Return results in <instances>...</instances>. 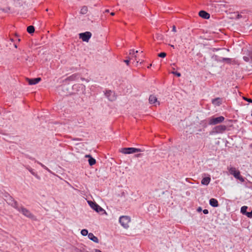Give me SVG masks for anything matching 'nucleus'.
Here are the masks:
<instances>
[{
	"label": "nucleus",
	"mask_w": 252,
	"mask_h": 252,
	"mask_svg": "<svg viewBox=\"0 0 252 252\" xmlns=\"http://www.w3.org/2000/svg\"><path fill=\"white\" fill-rule=\"evenodd\" d=\"M0 196L3 198L9 205L15 209L18 208V202L7 192L0 190Z\"/></svg>",
	"instance_id": "nucleus-1"
},
{
	"label": "nucleus",
	"mask_w": 252,
	"mask_h": 252,
	"mask_svg": "<svg viewBox=\"0 0 252 252\" xmlns=\"http://www.w3.org/2000/svg\"><path fill=\"white\" fill-rule=\"evenodd\" d=\"M58 93L63 96H67L72 94L71 88L68 83L63 82V84L58 87Z\"/></svg>",
	"instance_id": "nucleus-2"
},
{
	"label": "nucleus",
	"mask_w": 252,
	"mask_h": 252,
	"mask_svg": "<svg viewBox=\"0 0 252 252\" xmlns=\"http://www.w3.org/2000/svg\"><path fill=\"white\" fill-rule=\"evenodd\" d=\"M72 94H81L85 93L86 87L82 84H76L71 87Z\"/></svg>",
	"instance_id": "nucleus-3"
},
{
	"label": "nucleus",
	"mask_w": 252,
	"mask_h": 252,
	"mask_svg": "<svg viewBox=\"0 0 252 252\" xmlns=\"http://www.w3.org/2000/svg\"><path fill=\"white\" fill-rule=\"evenodd\" d=\"M229 172L236 179L239 180L241 182H244L245 181V178L243 177L240 173L239 170H237L235 167H232L229 169Z\"/></svg>",
	"instance_id": "nucleus-4"
},
{
	"label": "nucleus",
	"mask_w": 252,
	"mask_h": 252,
	"mask_svg": "<svg viewBox=\"0 0 252 252\" xmlns=\"http://www.w3.org/2000/svg\"><path fill=\"white\" fill-rule=\"evenodd\" d=\"M88 204L92 209L94 210L96 212L103 215L106 214V211L101 207H100L95 202L93 201H88Z\"/></svg>",
	"instance_id": "nucleus-5"
},
{
	"label": "nucleus",
	"mask_w": 252,
	"mask_h": 252,
	"mask_svg": "<svg viewBox=\"0 0 252 252\" xmlns=\"http://www.w3.org/2000/svg\"><path fill=\"white\" fill-rule=\"evenodd\" d=\"M119 151L120 152L124 154H131L143 151V150L141 149L134 147L123 148L120 149Z\"/></svg>",
	"instance_id": "nucleus-6"
},
{
	"label": "nucleus",
	"mask_w": 252,
	"mask_h": 252,
	"mask_svg": "<svg viewBox=\"0 0 252 252\" xmlns=\"http://www.w3.org/2000/svg\"><path fill=\"white\" fill-rule=\"evenodd\" d=\"M227 129V126L225 125H220L213 128L210 131V134L214 135L216 134L222 133Z\"/></svg>",
	"instance_id": "nucleus-7"
},
{
	"label": "nucleus",
	"mask_w": 252,
	"mask_h": 252,
	"mask_svg": "<svg viewBox=\"0 0 252 252\" xmlns=\"http://www.w3.org/2000/svg\"><path fill=\"white\" fill-rule=\"evenodd\" d=\"M225 120V118L222 116L217 117L214 116L211 117L209 119L208 124L209 125H216L222 123Z\"/></svg>",
	"instance_id": "nucleus-8"
},
{
	"label": "nucleus",
	"mask_w": 252,
	"mask_h": 252,
	"mask_svg": "<svg viewBox=\"0 0 252 252\" xmlns=\"http://www.w3.org/2000/svg\"><path fill=\"white\" fill-rule=\"evenodd\" d=\"M16 209L28 218L31 219H34L35 218V216L32 213H31L29 210L26 208H24L22 206L20 207L18 206V208Z\"/></svg>",
	"instance_id": "nucleus-9"
},
{
	"label": "nucleus",
	"mask_w": 252,
	"mask_h": 252,
	"mask_svg": "<svg viewBox=\"0 0 252 252\" xmlns=\"http://www.w3.org/2000/svg\"><path fill=\"white\" fill-rule=\"evenodd\" d=\"M130 221V218L127 216H122L119 218V222L125 228L129 227L128 223Z\"/></svg>",
	"instance_id": "nucleus-10"
},
{
	"label": "nucleus",
	"mask_w": 252,
	"mask_h": 252,
	"mask_svg": "<svg viewBox=\"0 0 252 252\" xmlns=\"http://www.w3.org/2000/svg\"><path fill=\"white\" fill-rule=\"evenodd\" d=\"M92 34L90 32H84L80 33L79 34V37L83 41L88 42L91 38Z\"/></svg>",
	"instance_id": "nucleus-11"
},
{
	"label": "nucleus",
	"mask_w": 252,
	"mask_h": 252,
	"mask_svg": "<svg viewBox=\"0 0 252 252\" xmlns=\"http://www.w3.org/2000/svg\"><path fill=\"white\" fill-rule=\"evenodd\" d=\"M105 95L110 101H115L117 98L115 93L111 90H106L105 93Z\"/></svg>",
	"instance_id": "nucleus-12"
},
{
	"label": "nucleus",
	"mask_w": 252,
	"mask_h": 252,
	"mask_svg": "<svg viewBox=\"0 0 252 252\" xmlns=\"http://www.w3.org/2000/svg\"><path fill=\"white\" fill-rule=\"evenodd\" d=\"M80 77V74L78 73H74L63 80V82L67 83L68 81H76Z\"/></svg>",
	"instance_id": "nucleus-13"
},
{
	"label": "nucleus",
	"mask_w": 252,
	"mask_h": 252,
	"mask_svg": "<svg viewBox=\"0 0 252 252\" xmlns=\"http://www.w3.org/2000/svg\"><path fill=\"white\" fill-rule=\"evenodd\" d=\"M41 80L40 77H36L33 78H27L28 84L30 85H35L38 83Z\"/></svg>",
	"instance_id": "nucleus-14"
},
{
	"label": "nucleus",
	"mask_w": 252,
	"mask_h": 252,
	"mask_svg": "<svg viewBox=\"0 0 252 252\" xmlns=\"http://www.w3.org/2000/svg\"><path fill=\"white\" fill-rule=\"evenodd\" d=\"M211 102L214 105L220 106L222 103L223 98L221 97H216L212 99Z\"/></svg>",
	"instance_id": "nucleus-15"
},
{
	"label": "nucleus",
	"mask_w": 252,
	"mask_h": 252,
	"mask_svg": "<svg viewBox=\"0 0 252 252\" xmlns=\"http://www.w3.org/2000/svg\"><path fill=\"white\" fill-rule=\"evenodd\" d=\"M199 16L205 19H209L210 17V15L209 13L205 10H200L198 13Z\"/></svg>",
	"instance_id": "nucleus-16"
},
{
	"label": "nucleus",
	"mask_w": 252,
	"mask_h": 252,
	"mask_svg": "<svg viewBox=\"0 0 252 252\" xmlns=\"http://www.w3.org/2000/svg\"><path fill=\"white\" fill-rule=\"evenodd\" d=\"M219 4H218L220 6V8H222L223 7L225 8L226 9H230V5L228 4V2L225 0H220L219 1Z\"/></svg>",
	"instance_id": "nucleus-17"
},
{
	"label": "nucleus",
	"mask_w": 252,
	"mask_h": 252,
	"mask_svg": "<svg viewBox=\"0 0 252 252\" xmlns=\"http://www.w3.org/2000/svg\"><path fill=\"white\" fill-rule=\"evenodd\" d=\"M211 181L210 176L208 175L207 177H203L201 180V183L203 185L208 186Z\"/></svg>",
	"instance_id": "nucleus-18"
},
{
	"label": "nucleus",
	"mask_w": 252,
	"mask_h": 252,
	"mask_svg": "<svg viewBox=\"0 0 252 252\" xmlns=\"http://www.w3.org/2000/svg\"><path fill=\"white\" fill-rule=\"evenodd\" d=\"M209 204L213 207H218L219 206L217 199L213 198L209 200Z\"/></svg>",
	"instance_id": "nucleus-19"
},
{
	"label": "nucleus",
	"mask_w": 252,
	"mask_h": 252,
	"mask_svg": "<svg viewBox=\"0 0 252 252\" xmlns=\"http://www.w3.org/2000/svg\"><path fill=\"white\" fill-rule=\"evenodd\" d=\"M149 103L151 104H155L156 102L159 104V102L157 100V98L154 95H150L149 98Z\"/></svg>",
	"instance_id": "nucleus-20"
},
{
	"label": "nucleus",
	"mask_w": 252,
	"mask_h": 252,
	"mask_svg": "<svg viewBox=\"0 0 252 252\" xmlns=\"http://www.w3.org/2000/svg\"><path fill=\"white\" fill-rule=\"evenodd\" d=\"M88 238L89 239L96 243H99V240L97 237L95 236L92 233H89L88 234Z\"/></svg>",
	"instance_id": "nucleus-21"
},
{
	"label": "nucleus",
	"mask_w": 252,
	"mask_h": 252,
	"mask_svg": "<svg viewBox=\"0 0 252 252\" xmlns=\"http://www.w3.org/2000/svg\"><path fill=\"white\" fill-rule=\"evenodd\" d=\"M27 31L29 34H32L35 32V28L33 26H29L27 28Z\"/></svg>",
	"instance_id": "nucleus-22"
},
{
	"label": "nucleus",
	"mask_w": 252,
	"mask_h": 252,
	"mask_svg": "<svg viewBox=\"0 0 252 252\" xmlns=\"http://www.w3.org/2000/svg\"><path fill=\"white\" fill-rule=\"evenodd\" d=\"M27 169L31 172V173L32 175H33L36 179H37L38 180H40V177L39 176H38V174L33 171V169H32L30 167L27 168Z\"/></svg>",
	"instance_id": "nucleus-23"
},
{
	"label": "nucleus",
	"mask_w": 252,
	"mask_h": 252,
	"mask_svg": "<svg viewBox=\"0 0 252 252\" xmlns=\"http://www.w3.org/2000/svg\"><path fill=\"white\" fill-rule=\"evenodd\" d=\"M248 206H242L241 208V213L244 215H246L248 211H247V209H248Z\"/></svg>",
	"instance_id": "nucleus-24"
},
{
	"label": "nucleus",
	"mask_w": 252,
	"mask_h": 252,
	"mask_svg": "<svg viewBox=\"0 0 252 252\" xmlns=\"http://www.w3.org/2000/svg\"><path fill=\"white\" fill-rule=\"evenodd\" d=\"M88 162L90 166H93L96 163V160L92 157H90V159H88Z\"/></svg>",
	"instance_id": "nucleus-25"
},
{
	"label": "nucleus",
	"mask_w": 252,
	"mask_h": 252,
	"mask_svg": "<svg viewBox=\"0 0 252 252\" xmlns=\"http://www.w3.org/2000/svg\"><path fill=\"white\" fill-rule=\"evenodd\" d=\"M88 11V7L86 6H83L80 10V13L82 14H85Z\"/></svg>",
	"instance_id": "nucleus-26"
},
{
	"label": "nucleus",
	"mask_w": 252,
	"mask_h": 252,
	"mask_svg": "<svg viewBox=\"0 0 252 252\" xmlns=\"http://www.w3.org/2000/svg\"><path fill=\"white\" fill-rule=\"evenodd\" d=\"M155 38H156L158 40L161 41L163 39V35L160 33H157L155 35Z\"/></svg>",
	"instance_id": "nucleus-27"
},
{
	"label": "nucleus",
	"mask_w": 252,
	"mask_h": 252,
	"mask_svg": "<svg viewBox=\"0 0 252 252\" xmlns=\"http://www.w3.org/2000/svg\"><path fill=\"white\" fill-rule=\"evenodd\" d=\"M81 234L83 235V236H87V235H88V234H89L88 233V230L86 229H83L81 230Z\"/></svg>",
	"instance_id": "nucleus-28"
},
{
	"label": "nucleus",
	"mask_w": 252,
	"mask_h": 252,
	"mask_svg": "<svg viewBox=\"0 0 252 252\" xmlns=\"http://www.w3.org/2000/svg\"><path fill=\"white\" fill-rule=\"evenodd\" d=\"M158 56L160 58H164L166 56V53L162 52L158 54Z\"/></svg>",
	"instance_id": "nucleus-29"
},
{
	"label": "nucleus",
	"mask_w": 252,
	"mask_h": 252,
	"mask_svg": "<svg viewBox=\"0 0 252 252\" xmlns=\"http://www.w3.org/2000/svg\"><path fill=\"white\" fill-rule=\"evenodd\" d=\"M220 57H219L218 55H214L212 57V59L214 60L215 61L218 62H219V61L220 59Z\"/></svg>",
	"instance_id": "nucleus-30"
},
{
	"label": "nucleus",
	"mask_w": 252,
	"mask_h": 252,
	"mask_svg": "<svg viewBox=\"0 0 252 252\" xmlns=\"http://www.w3.org/2000/svg\"><path fill=\"white\" fill-rule=\"evenodd\" d=\"M37 163L39 164L42 168H43L44 169L47 170L49 172H50V170L44 164H43L42 163L37 161Z\"/></svg>",
	"instance_id": "nucleus-31"
},
{
	"label": "nucleus",
	"mask_w": 252,
	"mask_h": 252,
	"mask_svg": "<svg viewBox=\"0 0 252 252\" xmlns=\"http://www.w3.org/2000/svg\"><path fill=\"white\" fill-rule=\"evenodd\" d=\"M173 74L175 75V76H176L177 77H179L181 76V73L178 72V71H172L171 72Z\"/></svg>",
	"instance_id": "nucleus-32"
},
{
	"label": "nucleus",
	"mask_w": 252,
	"mask_h": 252,
	"mask_svg": "<svg viewBox=\"0 0 252 252\" xmlns=\"http://www.w3.org/2000/svg\"><path fill=\"white\" fill-rule=\"evenodd\" d=\"M246 216L249 218H252V210L250 212H248Z\"/></svg>",
	"instance_id": "nucleus-33"
},
{
	"label": "nucleus",
	"mask_w": 252,
	"mask_h": 252,
	"mask_svg": "<svg viewBox=\"0 0 252 252\" xmlns=\"http://www.w3.org/2000/svg\"><path fill=\"white\" fill-rule=\"evenodd\" d=\"M232 59L226 58L225 62H226L227 63L230 64L232 62Z\"/></svg>",
	"instance_id": "nucleus-34"
},
{
	"label": "nucleus",
	"mask_w": 252,
	"mask_h": 252,
	"mask_svg": "<svg viewBox=\"0 0 252 252\" xmlns=\"http://www.w3.org/2000/svg\"><path fill=\"white\" fill-rule=\"evenodd\" d=\"M0 10L6 13L9 11L10 8L9 7H6V8H0Z\"/></svg>",
	"instance_id": "nucleus-35"
},
{
	"label": "nucleus",
	"mask_w": 252,
	"mask_h": 252,
	"mask_svg": "<svg viewBox=\"0 0 252 252\" xmlns=\"http://www.w3.org/2000/svg\"><path fill=\"white\" fill-rule=\"evenodd\" d=\"M243 99L249 103H252V99L250 98L244 97Z\"/></svg>",
	"instance_id": "nucleus-36"
},
{
	"label": "nucleus",
	"mask_w": 252,
	"mask_h": 252,
	"mask_svg": "<svg viewBox=\"0 0 252 252\" xmlns=\"http://www.w3.org/2000/svg\"><path fill=\"white\" fill-rule=\"evenodd\" d=\"M124 62L126 64V65H128L130 63V59L124 60Z\"/></svg>",
	"instance_id": "nucleus-37"
},
{
	"label": "nucleus",
	"mask_w": 252,
	"mask_h": 252,
	"mask_svg": "<svg viewBox=\"0 0 252 252\" xmlns=\"http://www.w3.org/2000/svg\"><path fill=\"white\" fill-rule=\"evenodd\" d=\"M225 58H221V57H220V61H219V62H221V63L225 62Z\"/></svg>",
	"instance_id": "nucleus-38"
},
{
	"label": "nucleus",
	"mask_w": 252,
	"mask_h": 252,
	"mask_svg": "<svg viewBox=\"0 0 252 252\" xmlns=\"http://www.w3.org/2000/svg\"><path fill=\"white\" fill-rule=\"evenodd\" d=\"M203 214L207 215L209 213V211L207 209H204L202 210Z\"/></svg>",
	"instance_id": "nucleus-39"
},
{
	"label": "nucleus",
	"mask_w": 252,
	"mask_h": 252,
	"mask_svg": "<svg viewBox=\"0 0 252 252\" xmlns=\"http://www.w3.org/2000/svg\"><path fill=\"white\" fill-rule=\"evenodd\" d=\"M135 54V51L134 49H131L129 50V54L130 55H133Z\"/></svg>",
	"instance_id": "nucleus-40"
},
{
	"label": "nucleus",
	"mask_w": 252,
	"mask_h": 252,
	"mask_svg": "<svg viewBox=\"0 0 252 252\" xmlns=\"http://www.w3.org/2000/svg\"><path fill=\"white\" fill-rule=\"evenodd\" d=\"M73 141H81L82 139L79 138H74L72 139Z\"/></svg>",
	"instance_id": "nucleus-41"
},
{
	"label": "nucleus",
	"mask_w": 252,
	"mask_h": 252,
	"mask_svg": "<svg viewBox=\"0 0 252 252\" xmlns=\"http://www.w3.org/2000/svg\"><path fill=\"white\" fill-rule=\"evenodd\" d=\"M142 156V154H137L135 155V157L136 158H140Z\"/></svg>",
	"instance_id": "nucleus-42"
},
{
	"label": "nucleus",
	"mask_w": 252,
	"mask_h": 252,
	"mask_svg": "<svg viewBox=\"0 0 252 252\" xmlns=\"http://www.w3.org/2000/svg\"><path fill=\"white\" fill-rule=\"evenodd\" d=\"M196 210L198 212H201V211H202V209L201 207H199L197 208Z\"/></svg>",
	"instance_id": "nucleus-43"
},
{
	"label": "nucleus",
	"mask_w": 252,
	"mask_h": 252,
	"mask_svg": "<svg viewBox=\"0 0 252 252\" xmlns=\"http://www.w3.org/2000/svg\"><path fill=\"white\" fill-rule=\"evenodd\" d=\"M172 32H176V26H173L172 27Z\"/></svg>",
	"instance_id": "nucleus-44"
},
{
	"label": "nucleus",
	"mask_w": 252,
	"mask_h": 252,
	"mask_svg": "<svg viewBox=\"0 0 252 252\" xmlns=\"http://www.w3.org/2000/svg\"><path fill=\"white\" fill-rule=\"evenodd\" d=\"M220 49V48H214L213 49V52L217 51H218V50H219Z\"/></svg>",
	"instance_id": "nucleus-45"
},
{
	"label": "nucleus",
	"mask_w": 252,
	"mask_h": 252,
	"mask_svg": "<svg viewBox=\"0 0 252 252\" xmlns=\"http://www.w3.org/2000/svg\"><path fill=\"white\" fill-rule=\"evenodd\" d=\"M121 196H124L125 197V192L123 191L121 193Z\"/></svg>",
	"instance_id": "nucleus-46"
},
{
	"label": "nucleus",
	"mask_w": 252,
	"mask_h": 252,
	"mask_svg": "<svg viewBox=\"0 0 252 252\" xmlns=\"http://www.w3.org/2000/svg\"><path fill=\"white\" fill-rule=\"evenodd\" d=\"M233 120H227V122H229V123H232L233 122ZM225 123H226V121L225 122Z\"/></svg>",
	"instance_id": "nucleus-47"
},
{
	"label": "nucleus",
	"mask_w": 252,
	"mask_h": 252,
	"mask_svg": "<svg viewBox=\"0 0 252 252\" xmlns=\"http://www.w3.org/2000/svg\"><path fill=\"white\" fill-rule=\"evenodd\" d=\"M90 157H92V156L91 155H86L85 156V157H86V158H89V159H90Z\"/></svg>",
	"instance_id": "nucleus-48"
},
{
	"label": "nucleus",
	"mask_w": 252,
	"mask_h": 252,
	"mask_svg": "<svg viewBox=\"0 0 252 252\" xmlns=\"http://www.w3.org/2000/svg\"><path fill=\"white\" fill-rule=\"evenodd\" d=\"M30 159H32V160H35V158H32V157H29V158Z\"/></svg>",
	"instance_id": "nucleus-49"
},
{
	"label": "nucleus",
	"mask_w": 252,
	"mask_h": 252,
	"mask_svg": "<svg viewBox=\"0 0 252 252\" xmlns=\"http://www.w3.org/2000/svg\"><path fill=\"white\" fill-rule=\"evenodd\" d=\"M152 64H150L148 66V68H150L151 66H152Z\"/></svg>",
	"instance_id": "nucleus-50"
},
{
	"label": "nucleus",
	"mask_w": 252,
	"mask_h": 252,
	"mask_svg": "<svg viewBox=\"0 0 252 252\" xmlns=\"http://www.w3.org/2000/svg\"><path fill=\"white\" fill-rule=\"evenodd\" d=\"M110 14L112 16H114L115 15V13L114 12H111Z\"/></svg>",
	"instance_id": "nucleus-51"
},
{
	"label": "nucleus",
	"mask_w": 252,
	"mask_h": 252,
	"mask_svg": "<svg viewBox=\"0 0 252 252\" xmlns=\"http://www.w3.org/2000/svg\"><path fill=\"white\" fill-rule=\"evenodd\" d=\"M14 47H15L16 48H17V44H16V43H15V44H14Z\"/></svg>",
	"instance_id": "nucleus-52"
},
{
	"label": "nucleus",
	"mask_w": 252,
	"mask_h": 252,
	"mask_svg": "<svg viewBox=\"0 0 252 252\" xmlns=\"http://www.w3.org/2000/svg\"><path fill=\"white\" fill-rule=\"evenodd\" d=\"M80 78H81V79L82 80H84V78H82V77H80Z\"/></svg>",
	"instance_id": "nucleus-53"
},
{
	"label": "nucleus",
	"mask_w": 252,
	"mask_h": 252,
	"mask_svg": "<svg viewBox=\"0 0 252 252\" xmlns=\"http://www.w3.org/2000/svg\"><path fill=\"white\" fill-rule=\"evenodd\" d=\"M105 12H109V10H108V9L106 10H105Z\"/></svg>",
	"instance_id": "nucleus-54"
},
{
	"label": "nucleus",
	"mask_w": 252,
	"mask_h": 252,
	"mask_svg": "<svg viewBox=\"0 0 252 252\" xmlns=\"http://www.w3.org/2000/svg\"><path fill=\"white\" fill-rule=\"evenodd\" d=\"M0 134H2V130L0 129Z\"/></svg>",
	"instance_id": "nucleus-55"
},
{
	"label": "nucleus",
	"mask_w": 252,
	"mask_h": 252,
	"mask_svg": "<svg viewBox=\"0 0 252 252\" xmlns=\"http://www.w3.org/2000/svg\"><path fill=\"white\" fill-rule=\"evenodd\" d=\"M171 46L172 47H173V48H175V47H174V45H171Z\"/></svg>",
	"instance_id": "nucleus-56"
},
{
	"label": "nucleus",
	"mask_w": 252,
	"mask_h": 252,
	"mask_svg": "<svg viewBox=\"0 0 252 252\" xmlns=\"http://www.w3.org/2000/svg\"><path fill=\"white\" fill-rule=\"evenodd\" d=\"M20 40H21V39H20V38H18V42H20Z\"/></svg>",
	"instance_id": "nucleus-57"
},
{
	"label": "nucleus",
	"mask_w": 252,
	"mask_h": 252,
	"mask_svg": "<svg viewBox=\"0 0 252 252\" xmlns=\"http://www.w3.org/2000/svg\"><path fill=\"white\" fill-rule=\"evenodd\" d=\"M138 52V51L136 50V51H135V53H137Z\"/></svg>",
	"instance_id": "nucleus-58"
},
{
	"label": "nucleus",
	"mask_w": 252,
	"mask_h": 252,
	"mask_svg": "<svg viewBox=\"0 0 252 252\" xmlns=\"http://www.w3.org/2000/svg\"><path fill=\"white\" fill-rule=\"evenodd\" d=\"M251 116H252V111H251Z\"/></svg>",
	"instance_id": "nucleus-59"
},
{
	"label": "nucleus",
	"mask_w": 252,
	"mask_h": 252,
	"mask_svg": "<svg viewBox=\"0 0 252 252\" xmlns=\"http://www.w3.org/2000/svg\"><path fill=\"white\" fill-rule=\"evenodd\" d=\"M251 146L252 147V144L251 145Z\"/></svg>",
	"instance_id": "nucleus-60"
}]
</instances>
